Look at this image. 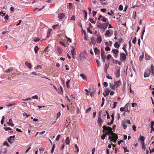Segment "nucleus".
<instances>
[{
    "instance_id": "nucleus-49",
    "label": "nucleus",
    "mask_w": 154,
    "mask_h": 154,
    "mask_svg": "<svg viewBox=\"0 0 154 154\" xmlns=\"http://www.w3.org/2000/svg\"><path fill=\"white\" fill-rule=\"evenodd\" d=\"M111 57V55L110 54H108L107 56V59L108 60H109Z\"/></svg>"
},
{
    "instance_id": "nucleus-15",
    "label": "nucleus",
    "mask_w": 154,
    "mask_h": 154,
    "mask_svg": "<svg viewBox=\"0 0 154 154\" xmlns=\"http://www.w3.org/2000/svg\"><path fill=\"white\" fill-rule=\"evenodd\" d=\"M6 152V151L5 149L2 148L0 150V154H4Z\"/></svg>"
},
{
    "instance_id": "nucleus-29",
    "label": "nucleus",
    "mask_w": 154,
    "mask_h": 154,
    "mask_svg": "<svg viewBox=\"0 0 154 154\" xmlns=\"http://www.w3.org/2000/svg\"><path fill=\"white\" fill-rule=\"evenodd\" d=\"M89 20L92 23L94 24L95 23V22L92 18H90L89 19Z\"/></svg>"
},
{
    "instance_id": "nucleus-57",
    "label": "nucleus",
    "mask_w": 154,
    "mask_h": 154,
    "mask_svg": "<svg viewBox=\"0 0 154 154\" xmlns=\"http://www.w3.org/2000/svg\"><path fill=\"white\" fill-rule=\"evenodd\" d=\"M123 148L124 149L125 152H129L128 150L127 149L126 147H123Z\"/></svg>"
},
{
    "instance_id": "nucleus-60",
    "label": "nucleus",
    "mask_w": 154,
    "mask_h": 154,
    "mask_svg": "<svg viewBox=\"0 0 154 154\" xmlns=\"http://www.w3.org/2000/svg\"><path fill=\"white\" fill-rule=\"evenodd\" d=\"M96 61L97 62V66L99 67L100 65V63L99 60H96Z\"/></svg>"
},
{
    "instance_id": "nucleus-12",
    "label": "nucleus",
    "mask_w": 154,
    "mask_h": 154,
    "mask_svg": "<svg viewBox=\"0 0 154 154\" xmlns=\"http://www.w3.org/2000/svg\"><path fill=\"white\" fill-rule=\"evenodd\" d=\"M128 104H127L124 107H121L120 108V111L121 112L124 111L125 110V109H126V108H127L128 105Z\"/></svg>"
},
{
    "instance_id": "nucleus-1",
    "label": "nucleus",
    "mask_w": 154,
    "mask_h": 154,
    "mask_svg": "<svg viewBox=\"0 0 154 154\" xmlns=\"http://www.w3.org/2000/svg\"><path fill=\"white\" fill-rule=\"evenodd\" d=\"M103 132L105 133L101 136V138L104 140L106 135H109V136L108 139H110L111 141L115 142L118 137L117 134L113 133L112 131V128L110 127H107L106 125H103Z\"/></svg>"
},
{
    "instance_id": "nucleus-37",
    "label": "nucleus",
    "mask_w": 154,
    "mask_h": 154,
    "mask_svg": "<svg viewBox=\"0 0 154 154\" xmlns=\"http://www.w3.org/2000/svg\"><path fill=\"white\" fill-rule=\"evenodd\" d=\"M4 129L6 131H8V130H12V129L11 128L8 127L4 128Z\"/></svg>"
},
{
    "instance_id": "nucleus-27",
    "label": "nucleus",
    "mask_w": 154,
    "mask_h": 154,
    "mask_svg": "<svg viewBox=\"0 0 154 154\" xmlns=\"http://www.w3.org/2000/svg\"><path fill=\"white\" fill-rule=\"evenodd\" d=\"M57 51H58V53L59 54H61L62 53V49L60 48H58V49H57Z\"/></svg>"
},
{
    "instance_id": "nucleus-23",
    "label": "nucleus",
    "mask_w": 154,
    "mask_h": 154,
    "mask_svg": "<svg viewBox=\"0 0 154 154\" xmlns=\"http://www.w3.org/2000/svg\"><path fill=\"white\" fill-rule=\"evenodd\" d=\"M39 49V48L38 46H36L34 48V51L35 54L38 53V51Z\"/></svg>"
},
{
    "instance_id": "nucleus-25",
    "label": "nucleus",
    "mask_w": 154,
    "mask_h": 154,
    "mask_svg": "<svg viewBox=\"0 0 154 154\" xmlns=\"http://www.w3.org/2000/svg\"><path fill=\"white\" fill-rule=\"evenodd\" d=\"M102 121V120L101 119L100 116H99L97 120V122L100 125L101 124Z\"/></svg>"
},
{
    "instance_id": "nucleus-9",
    "label": "nucleus",
    "mask_w": 154,
    "mask_h": 154,
    "mask_svg": "<svg viewBox=\"0 0 154 154\" xmlns=\"http://www.w3.org/2000/svg\"><path fill=\"white\" fill-rule=\"evenodd\" d=\"M65 16V14L63 13L59 14L58 15V18L60 20H62L63 19Z\"/></svg>"
},
{
    "instance_id": "nucleus-24",
    "label": "nucleus",
    "mask_w": 154,
    "mask_h": 154,
    "mask_svg": "<svg viewBox=\"0 0 154 154\" xmlns=\"http://www.w3.org/2000/svg\"><path fill=\"white\" fill-rule=\"evenodd\" d=\"M13 68L12 67H11L9 69H8L6 70V71H5V72H10L11 71H12L13 70Z\"/></svg>"
},
{
    "instance_id": "nucleus-34",
    "label": "nucleus",
    "mask_w": 154,
    "mask_h": 154,
    "mask_svg": "<svg viewBox=\"0 0 154 154\" xmlns=\"http://www.w3.org/2000/svg\"><path fill=\"white\" fill-rule=\"evenodd\" d=\"M132 17L134 19L136 18V12L135 11H134L133 12Z\"/></svg>"
},
{
    "instance_id": "nucleus-50",
    "label": "nucleus",
    "mask_w": 154,
    "mask_h": 154,
    "mask_svg": "<svg viewBox=\"0 0 154 154\" xmlns=\"http://www.w3.org/2000/svg\"><path fill=\"white\" fill-rule=\"evenodd\" d=\"M69 8L71 9L72 8V4L70 3H69Z\"/></svg>"
},
{
    "instance_id": "nucleus-17",
    "label": "nucleus",
    "mask_w": 154,
    "mask_h": 154,
    "mask_svg": "<svg viewBox=\"0 0 154 154\" xmlns=\"http://www.w3.org/2000/svg\"><path fill=\"white\" fill-rule=\"evenodd\" d=\"M65 142L66 144L68 145L70 143V140L69 137H66L65 140Z\"/></svg>"
},
{
    "instance_id": "nucleus-48",
    "label": "nucleus",
    "mask_w": 154,
    "mask_h": 154,
    "mask_svg": "<svg viewBox=\"0 0 154 154\" xmlns=\"http://www.w3.org/2000/svg\"><path fill=\"white\" fill-rule=\"evenodd\" d=\"M3 145H6L7 146H8V147H9L10 146V145L7 142V141H5V142L4 143H3Z\"/></svg>"
},
{
    "instance_id": "nucleus-11",
    "label": "nucleus",
    "mask_w": 154,
    "mask_h": 154,
    "mask_svg": "<svg viewBox=\"0 0 154 154\" xmlns=\"http://www.w3.org/2000/svg\"><path fill=\"white\" fill-rule=\"evenodd\" d=\"M96 41L98 43H100L102 41V38L100 36H98L97 39Z\"/></svg>"
},
{
    "instance_id": "nucleus-42",
    "label": "nucleus",
    "mask_w": 154,
    "mask_h": 154,
    "mask_svg": "<svg viewBox=\"0 0 154 154\" xmlns=\"http://www.w3.org/2000/svg\"><path fill=\"white\" fill-rule=\"evenodd\" d=\"M50 50L49 49L48 47H46L45 49L44 50V51L46 52H49Z\"/></svg>"
},
{
    "instance_id": "nucleus-33",
    "label": "nucleus",
    "mask_w": 154,
    "mask_h": 154,
    "mask_svg": "<svg viewBox=\"0 0 154 154\" xmlns=\"http://www.w3.org/2000/svg\"><path fill=\"white\" fill-rule=\"evenodd\" d=\"M101 20L103 22H106L107 20V18L103 17L101 19Z\"/></svg>"
},
{
    "instance_id": "nucleus-26",
    "label": "nucleus",
    "mask_w": 154,
    "mask_h": 154,
    "mask_svg": "<svg viewBox=\"0 0 154 154\" xmlns=\"http://www.w3.org/2000/svg\"><path fill=\"white\" fill-rule=\"evenodd\" d=\"M71 52L73 56H72L73 58H74V56L76 55V52H75V50H72L71 51Z\"/></svg>"
},
{
    "instance_id": "nucleus-16",
    "label": "nucleus",
    "mask_w": 154,
    "mask_h": 154,
    "mask_svg": "<svg viewBox=\"0 0 154 154\" xmlns=\"http://www.w3.org/2000/svg\"><path fill=\"white\" fill-rule=\"evenodd\" d=\"M109 66V65H107L106 64H105L104 67V72L105 73H106L107 72V69H108Z\"/></svg>"
},
{
    "instance_id": "nucleus-28",
    "label": "nucleus",
    "mask_w": 154,
    "mask_h": 154,
    "mask_svg": "<svg viewBox=\"0 0 154 154\" xmlns=\"http://www.w3.org/2000/svg\"><path fill=\"white\" fill-rule=\"evenodd\" d=\"M70 81V80H68V81L66 82V85L68 88H69L70 87V85L69 84Z\"/></svg>"
},
{
    "instance_id": "nucleus-10",
    "label": "nucleus",
    "mask_w": 154,
    "mask_h": 154,
    "mask_svg": "<svg viewBox=\"0 0 154 154\" xmlns=\"http://www.w3.org/2000/svg\"><path fill=\"white\" fill-rule=\"evenodd\" d=\"M110 30H107L106 31V33L105 34V36H107L108 37H109L110 36L111 33L110 32Z\"/></svg>"
},
{
    "instance_id": "nucleus-59",
    "label": "nucleus",
    "mask_w": 154,
    "mask_h": 154,
    "mask_svg": "<svg viewBox=\"0 0 154 154\" xmlns=\"http://www.w3.org/2000/svg\"><path fill=\"white\" fill-rule=\"evenodd\" d=\"M75 147L76 148V150H77V151L76 152H79V148L77 146V145L76 144H75Z\"/></svg>"
},
{
    "instance_id": "nucleus-20",
    "label": "nucleus",
    "mask_w": 154,
    "mask_h": 154,
    "mask_svg": "<svg viewBox=\"0 0 154 154\" xmlns=\"http://www.w3.org/2000/svg\"><path fill=\"white\" fill-rule=\"evenodd\" d=\"M80 76L81 77H82V79H85V80H87V77L85 76V75L83 74H80Z\"/></svg>"
},
{
    "instance_id": "nucleus-14",
    "label": "nucleus",
    "mask_w": 154,
    "mask_h": 154,
    "mask_svg": "<svg viewBox=\"0 0 154 154\" xmlns=\"http://www.w3.org/2000/svg\"><path fill=\"white\" fill-rule=\"evenodd\" d=\"M120 68L118 69L117 70L116 77L117 78H119V77L120 75Z\"/></svg>"
},
{
    "instance_id": "nucleus-62",
    "label": "nucleus",
    "mask_w": 154,
    "mask_h": 154,
    "mask_svg": "<svg viewBox=\"0 0 154 154\" xmlns=\"http://www.w3.org/2000/svg\"><path fill=\"white\" fill-rule=\"evenodd\" d=\"M103 85L105 87H106L108 86V83L106 82H104L103 83Z\"/></svg>"
},
{
    "instance_id": "nucleus-35",
    "label": "nucleus",
    "mask_w": 154,
    "mask_h": 154,
    "mask_svg": "<svg viewBox=\"0 0 154 154\" xmlns=\"http://www.w3.org/2000/svg\"><path fill=\"white\" fill-rule=\"evenodd\" d=\"M55 145L54 144L51 150V153L52 154L53 153L54 151V149H55Z\"/></svg>"
},
{
    "instance_id": "nucleus-8",
    "label": "nucleus",
    "mask_w": 154,
    "mask_h": 154,
    "mask_svg": "<svg viewBox=\"0 0 154 154\" xmlns=\"http://www.w3.org/2000/svg\"><path fill=\"white\" fill-rule=\"evenodd\" d=\"M112 52L115 54L114 57H117V55H118L119 51L118 49H113L112 51Z\"/></svg>"
},
{
    "instance_id": "nucleus-40",
    "label": "nucleus",
    "mask_w": 154,
    "mask_h": 154,
    "mask_svg": "<svg viewBox=\"0 0 154 154\" xmlns=\"http://www.w3.org/2000/svg\"><path fill=\"white\" fill-rule=\"evenodd\" d=\"M102 102L101 105V106L103 107V105L104 103V101H105V98L104 97H103L102 98Z\"/></svg>"
},
{
    "instance_id": "nucleus-53",
    "label": "nucleus",
    "mask_w": 154,
    "mask_h": 154,
    "mask_svg": "<svg viewBox=\"0 0 154 154\" xmlns=\"http://www.w3.org/2000/svg\"><path fill=\"white\" fill-rule=\"evenodd\" d=\"M154 125V122L153 121L151 122V124L150 125V128H153V126Z\"/></svg>"
},
{
    "instance_id": "nucleus-43",
    "label": "nucleus",
    "mask_w": 154,
    "mask_h": 154,
    "mask_svg": "<svg viewBox=\"0 0 154 154\" xmlns=\"http://www.w3.org/2000/svg\"><path fill=\"white\" fill-rule=\"evenodd\" d=\"M122 126L123 128V129L124 130H125L127 127V126L125 123H123L122 124Z\"/></svg>"
},
{
    "instance_id": "nucleus-55",
    "label": "nucleus",
    "mask_w": 154,
    "mask_h": 154,
    "mask_svg": "<svg viewBox=\"0 0 154 154\" xmlns=\"http://www.w3.org/2000/svg\"><path fill=\"white\" fill-rule=\"evenodd\" d=\"M94 33L97 36H98V35L99 34V32H98L97 30H95L94 32Z\"/></svg>"
},
{
    "instance_id": "nucleus-38",
    "label": "nucleus",
    "mask_w": 154,
    "mask_h": 154,
    "mask_svg": "<svg viewBox=\"0 0 154 154\" xmlns=\"http://www.w3.org/2000/svg\"><path fill=\"white\" fill-rule=\"evenodd\" d=\"M145 58L147 60H149L150 59L149 56L146 54H145Z\"/></svg>"
},
{
    "instance_id": "nucleus-32",
    "label": "nucleus",
    "mask_w": 154,
    "mask_h": 154,
    "mask_svg": "<svg viewBox=\"0 0 154 154\" xmlns=\"http://www.w3.org/2000/svg\"><path fill=\"white\" fill-rule=\"evenodd\" d=\"M126 45H125L122 48V49L124 51L125 53L127 54V52L126 50Z\"/></svg>"
},
{
    "instance_id": "nucleus-19",
    "label": "nucleus",
    "mask_w": 154,
    "mask_h": 154,
    "mask_svg": "<svg viewBox=\"0 0 154 154\" xmlns=\"http://www.w3.org/2000/svg\"><path fill=\"white\" fill-rule=\"evenodd\" d=\"M94 51L95 54H99L100 53V51L97 48H95L94 49Z\"/></svg>"
},
{
    "instance_id": "nucleus-22",
    "label": "nucleus",
    "mask_w": 154,
    "mask_h": 154,
    "mask_svg": "<svg viewBox=\"0 0 154 154\" xmlns=\"http://www.w3.org/2000/svg\"><path fill=\"white\" fill-rule=\"evenodd\" d=\"M114 46L115 48H119L120 47L119 45L117 42H116V43H115L114 45Z\"/></svg>"
},
{
    "instance_id": "nucleus-61",
    "label": "nucleus",
    "mask_w": 154,
    "mask_h": 154,
    "mask_svg": "<svg viewBox=\"0 0 154 154\" xmlns=\"http://www.w3.org/2000/svg\"><path fill=\"white\" fill-rule=\"evenodd\" d=\"M91 107H89L88 109H86V112L88 113L89 112V111L91 110Z\"/></svg>"
},
{
    "instance_id": "nucleus-4",
    "label": "nucleus",
    "mask_w": 154,
    "mask_h": 154,
    "mask_svg": "<svg viewBox=\"0 0 154 154\" xmlns=\"http://www.w3.org/2000/svg\"><path fill=\"white\" fill-rule=\"evenodd\" d=\"M151 71L149 69H146L144 74V76L145 77H148L149 76Z\"/></svg>"
},
{
    "instance_id": "nucleus-18",
    "label": "nucleus",
    "mask_w": 154,
    "mask_h": 154,
    "mask_svg": "<svg viewBox=\"0 0 154 154\" xmlns=\"http://www.w3.org/2000/svg\"><path fill=\"white\" fill-rule=\"evenodd\" d=\"M145 27H144L142 29V31L141 32V39H142L143 38V35H144V34L145 32Z\"/></svg>"
},
{
    "instance_id": "nucleus-44",
    "label": "nucleus",
    "mask_w": 154,
    "mask_h": 154,
    "mask_svg": "<svg viewBox=\"0 0 154 154\" xmlns=\"http://www.w3.org/2000/svg\"><path fill=\"white\" fill-rule=\"evenodd\" d=\"M31 98L32 99H37V100H38V95H35V96H32V97H31Z\"/></svg>"
},
{
    "instance_id": "nucleus-7",
    "label": "nucleus",
    "mask_w": 154,
    "mask_h": 154,
    "mask_svg": "<svg viewBox=\"0 0 154 154\" xmlns=\"http://www.w3.org/2000/svg\"><path fill=\"white\" fill-rule=\"evenodd\" d=\"M15 137V135L11 136L8 139V142L10 143H13V141L14 140V138Z\"/></svg>"
},
{
    "instance_id": "nucleus-63",
    "label": "nucleus",
    "mask_w": 154,
    "mask_h": 154,
    "mask_svg": "<svg viewBox=\"0 0 154 154\" xmlns=\"http://www.w3.org/2000/svg\"><path fill=\"white\" fill-rule=\"evenodd\" d=\"M60 43L63 46H64V47H65L66 46V45L65 44V43L63 42H62V41H60Z\"/></svg>"
},
{
    "instance_id": "nucleus-31",
    "label": "nucleus",
    "mask_w": 154,
    "mask_h": 154,
    "mask_svg": "<svg viewBox=\"0 0 154 154\" xmlns=\"http://www.w3.org/2000/svg\"><path fill=\"white\" fill-rule=\"evenodd\" d=\"M103 24H100L97 25V26L99 28L103 29Z\"/></svg>"
},
{
    "instance_id": "nucleus-47",
    "label": "nucleus",
    "mask_w": 154,
    "mask_h": 154,
    "mask_svg": "<svg viewBox=\"0 0 154 154\" xmlns=\"http://www.w3.org/2000/svg\"><path fill=\"white\" fill-rule=\"evenodd\" d=\"M123 6L121 5H119V10L120 11H122L123 10Z\"/></svg>"
},
{
    "instance_id": "nucleus-51",
    "label": "nucleus",
    "mask_w": 154,
    "mask_h": 154,
    "mask_svg": "<svg viewBox=\"0 0 154 154\" xmlns=\"http://www.w3.org/2000/svg\"><path fill=\"white\" fill-rule=\"evenodd\" d=\"M60 134H58L56 140L57 141H58L59 140L60 137Z\"/></svg>"
},
{
    "instance_id": "nucleus-13",
    "label": "nucleus",
    "mask_w": 154,
    "mask_h": 154,
    "mask_svg": "<svg viewBox=\"0 0 154 154\" xmlns=\"http://www.w3.org/2000/svg\"><path fill=\"white\" fill-rule=\"evenodd\" d=\"M25 64L29 69L31 68V64L29 63L27 61H26L25 62Z\"/></svg>"
},
{
    "instance_id": "nucleus-21",
    "label": "nucleus",
    "mask_w": 154,
    "mask_h": 154,
    "mask_svg": "<svg viewBox=\"0 0 154 154\" xmlns=\"http://www.w3.org/2000/svg\"><path fill=\"white\" fill-rule=\"evenodd\" d=\"M110 92V90L108 89H106L104 91V92L106 94V96H108L109 95V93Z\"/></svg>"
},
{
    "instance_id": "nucleus-30",
    "label": "nucleus",
    "mask_w": 154,
    "mask_h": 154,
    "mask_svg": "<svg viewBox=\"0 0 154 154\" xmlns=\"http://www.w3.org/2000/svg\"><path fill=\"white\" fill-rule=\"evenodd\" d=\"M83 11L85 13V20H86L87 19V12L85 11V10H84Z\"/></svg>"
},
{
    "instance_id": "nucleus-56",
    "label": "nucleus",
    "mask_w": 154,
    "mask_h": 154,
    "mask_svg": "<svg viewBox=\"0 0 154 154\" xmlns=\"http://www.w3.org/2000/svg\"><path fill=\"white\" fill-rule=\"evenodd\" d=\"M105 50L106 51H109L110 50V48L109 47L107 46L106 47Z\"/></svg>"
},
{
    "instance_id": "nucleus-6",
    "label": "nucleus",
    "mask_w": 154,
    "mask_h": 154,
    "mask_svg": "<svg viewBox=\"0 0 154 154\" xmlns=\"http://www.w3.org/2000/svg\"><path fill=\"white\" fill-rule=\"evenodd\" d=\"M101 58L102 59L103 61L104 62H105V60L106 58V57L105 56V53L104 51V50L103 49H101Z\"/></svg>"
},
{
    "instance_id": "nucleus-58",
    "label": "nucleus",
    "mask_w": 154,
    "mask_h": 154,
    "mask_svg": "<svg viewBox=\"0 0 154 154\" xmlns=\"http://www.w3.org/2000/svg\"><path fill=\"white\" fill-rule=\"evenodd\" d=\"M136 37H135L134 39H133V41H132V43L134 44H135L136 43Z\"/></svg>"
},
{
    "instance_id": "nucleus-2",
    "label": "nucleus",
    "mask_w": 154,
    "mask_h": 154,
    "mask_svg": "<svg viewBox=\"0 0 154 154\" xmlns=\"http://www.w3.org/2000/svg\"><path fill=\"white\" fill-rule=\"evenodd\" d=\"M122 85L120 81L119 80L117 82H114L113 84L109 83V87L111 89L114 90L116 88H117L119 86Z\"/></svg>"
},
{
    "instance_id": "nucleus-54",
    "label": "nucleus",
    "mask_w": 154,
    "mask_h": 154,
    "mask_svg": "<svg viewBox=\"0 0 154 154\" xmlns=\"http://www.w3.org/2000/svg\"><path fill=\"white\" fill-rule=\"evenodd\" d=\"M87 30L88 32H89L91 34H92V32L91 30H90V28H87Z\"/></svg>"
},
{
    "instance_id": "nucleus-64",
    "label": "nucleus",
    "mask_w": 154,
    "mask_h": 154,
    "mask_svg": "<svg viewBox=\"0 0 154 154\" xmlns=\"http://www.w3.org/2000/svg\"><path fill=\"white\" fill-rule=\"evenodd\" d=\"M12 122V120L11 119H9V122L7 123V124L8 125H9L10 124H11V123Z\"/></svg>"
},
{
    "instance_id": "nucleus-39",
    "label": "nucleus",
    "mask_w": 154,
    "mask_h": 154,
    "mask_svg": "<svg viewBox=\"0 0 154 154\" xmlns=\"http://www.w3.org/2000/svg\"><path fill=\"white\" fill-rule=\"evenodd\" d=\"M40 40V39L38 38L37 37L33 39V41L35 42H37L38 41Z\"/></svg>"
},
{
    "instance_id": "nucleus-45",
    "label": "nucleus",
    "mask_w": 154,
    "mask_h": 154,
    "mask_svg": "<svg viewBox=\"0 0 154 154\" xmlns=\"http://www.w3.org/2000/svg\"><path fill=\"white\" fill-rule=\"evenodd\" d=\"M107 26H107V24H106L105 23L103 24V29L104 30H105L107 28Z\"/></svg>"
},
{
    "instance_id": "nucleus-46",
    "label": "nucleus",
    "mask_w": 154,
    "mask_h": 154,
    "mask_svg": "<svg viewBox=\"0 0 154 154\" xmlns=\"http://www.w3.org/2000/svg\"><path fill=\"white\" fill-rule=\"evenodd\" d=\"M117 103L116 102H114L113 103V106L112 107V109H115L116 106V105Z\"/></svg>"
},
{
    "instance_id": "nucleus-41",
    "label": "nucleus",
    "mask_w": 154,
    "mask_h": 154,
    "mask_svg": "<svg viewBox=\"0 0 154 154\" xmlns=\"http://www.w3.org/2000/svg\"><path fill=\"white\" fill-rule=\"evenodd\" d=\"M106 113L107 115V118L108 119H110V117L109 116V115L108 113V111H106Z\"/></svg>"
},
{
    "instance_id": "nucleus-5",
    "label": "nucleus",
    "mask_w": 154,
    "mask_h": 154,
    "mask_svg": "<svg viewBox=\"0 0 154 154\" xmlns=\"http://www.w3.org/2000/svg\"><path fill=\"white\" fill-rule=\"evenodd\" d=\"M126 56L125 54L121 53L120 54V60L122 61L126 60Z\"/></svg>"
},
{
    "instance_id": "nucleus-52",
    "label": "nucleus",
    "mask_w": 154,
    "mask_h": 154,
    "mask_svg": "<svg viewBox=\"0 0 154 154\" xmlns=\"http://www.w3.org/2000/svg\"><path fill=\"white\" fill-rule=\"evenodd\" d=\"M90 94L91 97H93L94 95V94L95 93V92L93 91L92 92H91L90 91Z\"/></svg>"
},
{
    "instance_id": "nucleus-36",
    "label": "nucleus",
    "mask_w": 154,
    "mask_h": 154,
    "mask_svg": "<svg viewBox=\"0 0 154 154\" xmlns=\"http://www.w3.org/2000/svg\"><path fill=\"white\" fill-rule=\"evenodd\" d=\"M38 68H40L41 69H42V67L41 65H38L36 66L35 67L34 69H36Z\"/></svg>"
},
{
    "instance_id": "nucleus-3",
    "label": "nucleus",
    "mask_w": 154,
    "mask_h": 154,
    "mask_svg": "<svg viewBox=\"0 0 154 154\" xmlns=\"http://www.w3.org/2000/svg\"><path fill=\"white\" fill-rule=\"evenodd\" d=\"M145 139V138L144 137L140 135V137L139 138V139L141 141V142L142 145V149H143L144 150H145L146 149V147L144 143V139Z\"/></svg>"
}]
</instances>
